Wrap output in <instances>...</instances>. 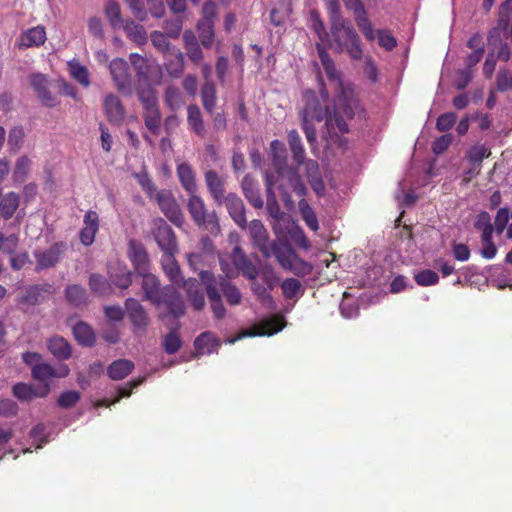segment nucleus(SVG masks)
Masks as SVG:
<instances>
[{
	"label": "nucleus",
	"instance_id": "f257e3e1",
	"mask_svg": "<svg viewBox=\"0 0 512 512\" xmlns=\"http://www.w3.org/2000/svg\"><path fill=\"white\" fill-rule=\"evenodd\" d=\"M302 101L304 105L300 112L301 126L304 133H306V140L312 147L316 144L315 121L325 120L326 131L322 135L325 140L349 132L347 121L354 118L355 112L351 101L347 97L340 96L336 99L333 114H329L328 106L326 104L322 105L314 90L304 91Z\"/></svg>",
	"mask_w": 512,
	"mask_h": 512
},
{
	"label": "nucleus",
	"instance_id": "f03ea898",
	"mask_svg": "<svg viewBox=\"0 0 512 512\" xmlns=\"http://www.w3.org/2000/svg\"><path fill=\"white\" fill-rule=\"evenodd\" d=\"M506 40L512 43V0H505L498 7V18L487 33L488 48H498V57L504 62L511 59V50Z\"/></svg>",
	"mask_w": 512,
	"mask_h": 512
},
{
	"label": "nucleus",
	"instance_id": "7ed1b4c3",
	"mask_svg": "<svg viewBox=\"0 0 512 512\" xmlns=\"http://www.w3.org/2000/svg\"><path fill=\"white\" fill-rule=\"evenodd\" d=\"M330 29L335 43V51L338 53L346 52L353 60L362 59L363 50L360 37L351 23L346 20H338L335 24H331Z\"/></svg>",
	"mask_w": 512,
	"mask_h": 512
},
{
	"label": "nucleus",
	"instance_id": "20e7f679",
	"mask_svg": "<svg viewBox=\"0 0 512 512\" xmlns=\"http://www.w3.org/2000/svg\"><path fill=\"white\" fill-rule=\"evenodd\" d=\"M21 358L22 362L31 368L32 379L40 382V385L49 384V381L54 378H64L69 375L67 365H63L57 370L50 364L43 362L41 353L24 352Z\"/></svg>",
	"mask_w": 512,
	"mask_h": 512
},
{
	"label": "nucleus",
	"instance_id": "39448f33",
	"mask_svg": "<svg viewBox=\"0 0 512 512\" xmlns=\"http://www.w3.org/2000/svg\"><path fill=\"white\" fill-rule=\"evenodd\" d=\"M266 252L267 255H263V257L275 256L284 269L292 271L296 275H307L312 270L311 265L299 259L287 242H272Z\"/></svg>",
	"mask_w": 512,
	"mask_h": 512
},
{
	"label": "nucleus",
	"instance_id": "423d86ee",
	"mask_svg": "<svg viewBox=\"0 0 512 512\" xmlns=\"http://www.w3.org/2000/svg\"><path fill=\"white\" fill-rule=\"evenodd\" d=\"M138 100L143 108V121L148 131L158 135L161 130V112L158 107L156 90L152 86H140L136 88Z\"/></svg>",
	"mask_w": 512,
	"mask_h": 512
},
{
	"label": "nucleus",
	"instance_id": "0eeeda50",
	"mask_svg": "<svg viewBox=\"0 0 512 512\" xmlns=\"http://www.w3.org/2000/svg\"><path fill=\"white\" fill-rule=\"evenodd\" d=\"M158 309H164L167 315L178 319L185 313L184 300L178 290L173 285H167L162 288V295L157 296V300H150Z\"/></svg>",
	"mask_w": 512,
	"mask_h": 512
},
{
	"label": "nucleus",
	"instance_id": "6e6552de",
	"mask_svg": "<svg viewBox=\"0 0 512 512\" xmlns=\"http://www.w3.org/2000/svg\"><path fill=\"white\" fill-rule=\"evenodd\" d=\"M187 207L190 217L198 227H204L211 232L219 231L220 226L215 213L207 212L204 201L195 193L190 194Z\"/></svg>",
	"mask_w": 512,
	"mask_h": 512
},
{
	"label": "nucleus",
	"instance_id": "1a4fd4ad",
	"mask_svg": "<svg viewBox=\"0 0 512 512\" xmlns=\"http://www.w3.org/2000/svg\"><path fill=\"white\" fill-rule=\"evenodd\" d=\"M199 276L200 281L205 286L211 309H213L216 317L222 318L223 306L220 292L223 291V277L219 276V279H216L213 272L205 270L200 271Z\"/></svg>",
	"mask_w": 512,
	"mask_h": 512
},
{
	"label": "nucleus",
	"instance_id": "9d476101",
	"mask_svg": "<svg viewBox=\"0 0 512 512\" xmlns=\"http://www.w3.org/2000/svg\"><path fill=\"white\" fill-rule=\"evenodd\" d=\"M151 232L162 252H178L177 237L163 218L157 217L152 220Z\"/></svg>",
	"mask_w": 512,
	"mask_h": 512
},
{
	"label": "nucleus",
	"instance_id": "9b49d317",
	"mask_svg": "<svg viewBox=\"0 0 512 512\" xmlns=\"http://www.w3.org/2000/svg\"><path fill=\"white\" fill-rule=\"evenodd\" d=\"M66 251L67 243L62 241L56 242L45 249L36 248L34 253H32L36 260V271L55 267L62 260Z\"/></svg>",
	"mask_w": 512,
	"mask_h": 512
},
{
	"label": "nucleus",
	"instance_id": "f8f14e48",
	"mask_svg": "<svg viewBox=\"0 0 512 512\" xmlns=\"http://www.w3.org/2000/svg\"><path fill=\"white\" fill-rule=\"evenodd\" d=\"M283 327V317L274 315L256 323L250 330L239 334L237 338H226V342L234 343L242 337L272 336L279 333Z\"/></svg>",
	"mask_w": 512,
	"mask_h": 512
},
{
	"label": "nucleus",
	"instance_id": "ddd939ff",
	"mask_svg": "<svg viewBox=\"0 0 512 512\" xmlns=\"http://www.w3.org/2000/svg\"><path fill=\"white\" fill-rule=\"evenodd\" d=\"M109 70L116 88H118L121 93L130 94L131 75L130 66L127 61L121 58H115L110 61Z\"/></svg>",
	"mask_w": 512,
	"mask_h": 512
},
{
	"label": "nucleus",
	"instance_id": "4468645a",
	"mask_svg": "<svg viewBox=\"0 0 512 512\" xmlns=\"http://www.w3.org/2000/svg\"><path fill=\"white\" fill-rule=\"evenodd\" d=\"M274 181H276V184L279 183L278 189L281 191L284 200L289 197L284 181L287 182L297 196L303 198L307 194V188L294 168H289L283 171V173L277 174V176H274Z\"/></svg>",
	"mask_w": 512,
	"mask_h": 512
},
{
	"label": "nucleus",
	"instance_id": "2eb2a0df",
	"mask_svg": "<svg viewBox=\"0 0 512 512\" xmlns=\"http://www.w3.org/2000/svg\"><path fill=\"white\" fill-rule=\"evenodd\" d=\"M125 311L132 324L135 333L145 332L149 325V317L146 309L135 298L125 301Z\"/></svg>",
	"mask_w": 512,
	"mask_h": 512
},
{
	"label": "nucleus",
	"instance_id": "dca6fc26",
	"mask_svg": "<svg viewBox=\"0 0 512 512\" xmlns=\"http://www.w3.org/2000/svg\"><path fill=\"white\" fill-rule=\"evenodd\" d=\"M156 201L162 213L174 225L180 227L183 224V213L179 208L177 201L169 191L157 192Z\"/></svg>",
	"mask_w": 512,
	"mask_h": 512
},
{
	"label": "nucleus",
	"instance_id": "f3484780",
	"mask_svg": "<svg viewBox=\"0 0 512 512\" xmlns=\"http://www.w3.org/2000/svg\"><path fill=\"white\" fill-rule=\"evenodd\" d=\"M49 392H51L50 384L35 387L25 382H17L14 387H12V395H14L17 400L21 401H29L35 397H47Z\"/></svg>",
	"mask_w": 512,
	"mask_h": 512
},
{
	"label": "nucleus",
	"instance_id": "a211bd4d",
	"mask_svg": "<svg viewBox=\"0 0 512 512\" xmlns=\"http://www.w3.org/2000/svg\"><path fill=\"white\" fill-rule=\"evenodd\" d=\"M231 260L238 273L250 280L256 279L258 275L257 267L248 258L241 247L235 246L233 248Z\"/></svg>",
	"mask_w": 512,
	"mask_h": 512
},
{
	"label": "nucleus",
	"instance_id": "6ab92c4d",
	"mask_svg": "<svg viewBox=\"0 0 512 512\" xmlns=\"http://www.w3.org/2000/svg\"><path fill=\"white\" fill-rule=\"evenodd\" d=\"M99 231V215L94 210H88L83 219V228L79 231V240L85 247L94 243L95 235Z\"/></svg>",
	"mask_w": 512,
	"mask_h": 512
},
{
	"label": "nucleus",
	"instance_id": "aec40b11",
	"mask_svg": "<svg viewBox=\"0 0 512 512\" xmlns=\"http://www.w3.org/2000/svg\"><path fill=\"white\" fill-rule=\"evenodd\" d=\"M317 52L319 59L321 60V64L326 73V76L330 82L335 83L338 86V89L342 91V97H347L345 90L343 88V83L341 80V74L336 70L334 65V61L331 56L326 52L325 48L322 44L317 43Z\"/></svg>",
	"mask_w": 512,
	"mask_h": 512
},
{
	"label": "nucleus",
	"instance_id": "412c9836",
	"mask_svg": "<svg viewBox=\"0 0 512 512\" xmlns=\"http://www.w3.org/2000/svg\"><path fill=\"white\" fill-rule=\"evenodd\" d=\"M127 256L134 265L137 273H146L149 267V260L146 249L143 247L141 242L135 239L129 241V250H127Z\"/></svg>",
	"mask_w": 512,
	"mask_h": 512
},
{
	"label": "nucleus",
	"instance_id": "4be33fe9",
	"mask_svg": "<svg viewBox=\"0 0 512 512\" xmlns=\"http://www.w3.org/2000/svg\"><path fill=\"white\" fill-rule=\"evenodd\" d=\"M104 111L111 124L120 125L125 118V107L115 94H108L104 98Z\"/></svg>",
	"mask_w": 512,
	"mask_h": 512
},
{
	"label": "nucleus",
	"instance_id": "5701e85b",
	"mask_svg": "<svg viewBox=\"0 0 512 512\" xmlns=\"http://www.w3.org/2000/svg\"><path fill=\"white\" fill-rule=\"evenodd\" d=\"M46 39V30L43 26H35L20 34L17 46L21 49L39 47L46 42Z\"/></svg>",
	"mask_w": 512,
	"mask_h": 512
},
{
	"label": "nucleus",
	"instance_id": "b1692460",
	"mask_svg": "<svg viewBox=\"0 0 512 512\" xmlns=\"http://www.w3.org/2000/svg\"><path fill=\"white\" fill-rule=\"evenodd\" d=\"M226 209L235 223L242 228L246 227L247 219L243 201L234 194L226 195Z\"/></svg>",
	"mask_w": 512,
	"mask_h": 512
},
{
	"label": "nucleus",
	"instance_id": "393cba45",
	"mask_svg": "<svg viewBox=\"0 0 512 512\" xmlns=\"http://www.w3.org/2000/svg\"><path fill=\"white\" fill-rule=\"evenodd\" d=\"M184 290L187 292L188 300L195 311H200L205 306L203 290L200 288L198 280L189 278L183 281Z\"/></svg>",
	"mask_w": 512,
	"mask_h": 512
},
{
	"label": "nucleus",
	"instance_id": "a878e982",
	"mask_svg": "<svg viewBox=\"0 0 512 512\" xmlns=\"http://www.w3.org/2000/svg\"><path fill=\"white\" fill-rule=\"evenodd\" d=\"M47 349L59 361L68 360L71 357V346L63 336H53L47 340Z\"/></svg>",
	"mask_w": 512,
	"mask_h": 512
},
{
	"label": "nucleus",
	"instance_id": "bb28decb",
	"mask_svg": "<svg viewBox=\"0 0 512 512\" xmlns=\"http://www.w3.org/2000/svg\"><path fill=\"white\" fill-rule=\"evenodd\" d=\"M249 230L254 245L258 247L262 255H267V247L271 242L268 240V233L262 222L258 219L252 220Z\"/></svg>",
	"mask_w": 512,
	"mask_h": 512
},
{
	"label": "nucleus",
	"instance_id": "cd10ccee",
	"mask_svg": "<svg viewBox=\"0 0 512 512\" xmlns=\"http://www.w3.org/2000/svg\"><path fill=\"white\" fill-rule=\"evenodd\" d=\"M130 62L136 72V88L140 86H151V84L148 82V74L149 70L151 69V65L148 63V60L145 59L143 56L138 55L137 53H131Z\"/></svg>",
	"mask_w": 512,
	"mask_h": 512
},
{
	"label": "nucleus",
	"instance_id": "c85d7f7f",
	"mask_svg": "<svg viewBox=\"0 0 512 512\" xmlns=\"http://www.w3.org/2000/svg\"><path fill=\"white\" fill-rule=\"evenodd\" d=\"M142 277V290H143V299L145 300H157V296L162 295L161 283L159 282L156 275L143 272L138 273Z\"/></svg>",
	"mask_w": 512,
	"mask_h": 512
},
{
	"label": "nucleus",
	"instance_id": "c756f323",
	"mask_svg": "<svg viewBox=\"0 0 512 512\" xmlns=\"http://www.w3.org/2000/svg\"><path fill=\"white\" fill-rule=\"evenodd\" d=\"M270 151L272 156V165H274V172H276V175L283 173V171L290 168L287 164V152L283 142L279 140L271 142Z\"/></svg>",
	"mask_w": 512,
	"mask_h": 512
},
{
	"label": "nucleus",
	"instance_id": "7c9ffc66",
	"mask_svg": "<svg viewBox=\"0 0 512 512\" xmlns=\"http://www.w3.org/2000/svg\"><path fill=\"white\" fill-rule=\"evenodd\" d=\"M64 298L72 307H87L89 303L88 293L77 284L69 285L64 289Z\"/></svg>",
	"mask_w": 512,
	"mask_h": 512
},
{
	"label": "nucleus",
	"instance_id": "2f4dec72",
	"mask_svg": "<svg viewBox=\"0 0 512 512\" xmlns=\"http://www.w3.org/2000/svg\"><path fill=\"white\" fill-rule=\"evenodd\" d=\"M194 348L199 355L212 354L220 349V342L213 333L203 332L194 340Z\"/></svg>",
	"mask_w": 512,
	"mask_h": 512
},
{
	"label": "nucleus",
	"instance_id": "473e14b6",
	"mask_svg": "<svg viewBox=\"0 0 512 512\" xmlns=\"http://www.w3.org/2000/svg\"><path fill=\"white\" fill-rule=\"evenodd\" d=\"M164 55V68H166L169 76L178 78L183 74L184 69V56L179 50L171 51Z\"/></svg>",
	"mask_w": 512,
	"mask_h": 512
},
{
	"label": "nucleus",
	"instance_id": "72a5a7b5",
	"mask_svg": "<svg viewBox=\"0 0 512 512\" xmlns=\"http://www.w3.org/2000/svg\"><path fill=\"white\" fill-rule=\"evenodd\" d=\"M176 253L177 252H163L161 265L169 280L178 285L181 281H183V276H181L179 265L177 260L174 258Z\"/></svg>",
	"mask_w": 512,
	"mask_h": 512
},
{
	"label": "nucleus",
	"instance_id": "f704fd0d",
	"mask_svg": "<svg viewBox=\"0 0 512 512\" xmlns=\"http://www.w3.org/2000/svg\"><path fill=\"white\" fill-rule=\"evenodd\" d=\"M177 175L183 189L189 194H194L196 192V181L191 166L186 162L180 163L177 166Z\"/></svg>",
	"mask_w": 512,
	"mask_h": 512
},
{
	"label": "nucleus",
	"instance_id": "c9c22d12",
	"mask_svg": "<svg viewBox=\"0 0 512 512\" xmlns=\"http://www.w3.org/2000/svg\"><path fill=\"white\" fill-rule=\"evenodd\" d=\"M135 365L132 361L127 359H119L114 361L108 367L109 378L113 380H122L129 376Z\"/></svg>",
	"mask_w": 512,
	"mask_h": 512
},
{
	"label": "nucleus",
	"instance_id": "e433bc0d",
	"mask_svg": "<svg viewBox=\"0 0 512 512\" xmlns=\"http://www.w3.org/2000/svg\"><path fill=\"white\" fill-rule=\"evenodd\" d=\"M287 138L293 160L297 163V165L303 164L305 160V152L299 133L297 130L292 129L288 132Z\"/></svg>",
	"mask_w": 512,
	"mask_h": 512
},
{
	"label": "nucleus",
	"instance_id": "4c0bfd02",
	"mask_svg": "<svg viewBox=\"0 0 512 512\" xmlns=\"http://www.w3.org/2000/svg\"><path fill=\"white\" fill-rule=\"evenodd\" d=\"M110 281L118 288L125 290L131 285L132 274L126 266L118 265L110 269Z\"/></svg>",
	"mask_w": 512,
	"mask_h": 512
},
{
	"label": "nucleus",
	"instance_id": "58836bf2",
	"mask_svg": "<svg viewBox=\"0 0 512 512\" xmlns=\"http://www.w3.org/2000/svg\"><path fill=\"white\" fill-rule=\"evenodd\" d=\"M73 336L78 343L84 346H92L95 342V334L93 328L86 323L80 321L73 327Z\"/></svg>",
	"mask_w": 512,
	"mask_h": 512
},
{
	"label": "nucleus",
	"instance_id": "ea45409f",
	"mask_svg": "<svg viewBox=\"0 0 512 512\" xmlns=\"http://www.w3.org/2000/svg\"><path fill=\"white\" fill-rule=\"evenodd\" d=\"M188 112V125L193 132L199 137H204L205 128L203 118L201 117L200 109L195 104H190L187 109Z\"/></svg>",
	"mask_w": 512,
	"mask_h": 512
},
{
	"label": "nucleus",
	"instance_id": "a19ab883",
	"mask_svg": "<svg viewBox=\"0 0 512 512\" xmlns=\"http://www.w3.org/2000/svg\"><path fill=\"white\" fill-rule=\"evenodd\" d=\"M298 208L300 215L304 222H306V226L313 230L314 232L318 231L319 223L317 215L315 214L312 207L309 205L306 199L301 198L298 202Z\"/></svg>",
	"mask_w": 512,
	"mask_h": 512
},
{
	"label": "nucleus",
	"instance_id": "79ce46f5",
	"mask_svg": "<svg viewBox=\"0 0 512 512\" xmlns=\"http://www.w3.org/2000/svg\"><path fill=\"white\" fill-rule=\"evenodd\" d=\"M69 74L72 78L84 87L90 86L89 71L78 60L68 62Z\"/></svg>",
	"mask_w": 512,
	"mask_h": 512
},
{
	"label": "nucleus",
	"instance_id": "37998d69",
	"mask_svg": "<svg viewBox=\"0 0 512 512\" xmlns=\"http://www.w3.org/2000/svg\"><path fill=\"white\" fill-rule=\"evenodd\" d=\"M491 155V150L484 144H476L466 150V160L482 167L484 159Z\"/></svg>",
	"mask_w": 512,
	"mask_h": 512
},
{
	"label": "nucleus",
	"instance_id": "c03bdc74",
	"mask_svg": "<svg viewBox=\"0 0 512 512\" xmlns=\"http://www.w3.org/2000/svg\"><path fill=\"white\" fill-rule=\"evenodd\" d=\"M51 285H32L26 289L24 295V301L30 305H36L41 302L43 299V295L51 292Z\"/></svg>",
	"mask_w": 512,
	"mask_h": 512
},
{
	"label": "nucleus",
	"instance_id": "a18cd8bd",
	"mask_svg": "<svg viewBox=\"0 0 512 512\" xmlns=\"http://www.w3.org/2000/svg\"><path fill=\"white\" fill-rule=\"evenodd\" d=\"M206 186L214 197L215 201L221 203L222 201V182L218 174L214 170H208L205 173Z\"/></svg>",
	"mask_w": 512,
	"mask_h": 512
},
{
	"label": "nucleus",
	"instance_id": "49530a36",
	"mask_svg": "<svg viewBox=\"0 0 512 512\" xmlns=\"http://www.w3.org/2000/svg\"><path fill=\"white\" fill-rule=\"evenodd\" d=\"M18 208V196L15 192H9L0 200V214L5 219H9L15 214Z\"/></svg>",
	"mask_w": 512,
	"mask_h": 512
},
{
	"label": "nucleus",
	"instance_id": "de8ad7c7",
	"mask_svg": "<svg viewBox=\"0 0 512 512\" xmlns=\"http://www.w3.org/2000/svg\"><path fill=\"white\" fill-rule=\"evenodd\" d=\"M252 291L257 297V300L262 304L266 309L274 310L277 307L275 301L273 300L270 291L261 283L253 282Z\"/></svg>",
	"mask_w": 512,
	"mask_h": 512
},
{
	"label": "nucleus",
	"instance_id": "09e8293b",
	"mask_svg": "<svg viewBox=\"0 0 512 512\" xmlns=\"http://www.w3.org/2000/svg\"><path fill=\"white\" fill-rule=\"evenodd\" d=\"M89 288L99 296L109 295L111 290L109 281L98 273H93L89 276Z\"/></svg>",
	"mask_w": 512,
	"mask_h": 512
},
{
	"label": "nucleus",
	"instance_id": "8fccbe9b",
	"mask_svg": "<svg viewBox=\"0 0 512 512\" xmlns=\"http://www.w3.org/2000/svg\"><path fill=\"white\" fill-rule=\"evenodd\" d=\"M105 16L108 18L111 27L120 28L125 23L121 18V9L118 2L110 0L105 5Z\"/></svg>",
	"mask_w": 512,
	"mask_h": 512
},
{
	"label": "nucleus",
	"instance_id": "3c124183",
	"mask_svg": "<svg viewBox=\"0 0 512 512\" xmlns=\"http://www.w3.org/2000/svg\"><path fill=\"white\" fill-rule=\"evenodd\" d=\"M199 38L205 48H209L214 43V22L200 20L197 25Z\"/></svg>",
	"mask_w": 512,
	"mask_h": 512
},
{
	"label": "nucleus",
	"instance_id": "603ef678",
	"mask_svg": "<svg viewBox=\"0 0 512 512\" xmlns=\"http://www.w3.org/2000/svg\"><path fill=\"white\" fill-rule=\"evenodd\" d=\"M121 27L124 28L126 35L134 39L135 42L141 44L146 41V30H144L142 25L135 23V21L126 20Z\"/></svg>",
	"mask_w": 512,
	"mask_h": 512
},
{
	"label": "nucleus",
	"instance_id": "864d4df0",
	"mask_svg": "<svg viewBox=\"0 0 512 512\" xmlns=\"http://www.w3.org/2000/svg\"><path fill=\"white\" fill-rule=\"evenodd\" d=\"M242 190H244L245 196L250 202V204L256 208L260 209L263 206V200L259 193V191L255 188L253 182L248 178L242 182Z\"/></svg>",
	"mask_w": 512,
	"mask_h": 512
},
{
	"label": "nucleus",
	"instance_id": "5fc2aeb1",
	"mask_svg": "<svg viewBox=\"0 0 512 512\" xmlns=\"http://www.w3.org/2000/svg\"><path fill=\"white\" fill-rule=\"evenodd\" d=\"M31 167V159L26 155L17 158L14 168V180L16 183L22 184L26 181L29 168Z\"/></svg>",
	"mask_w": 512,
	"mask_h": 512
},
{
	"label": "nucleus",
	"instance_id": "6e6d98bb",
	"mask_svg": "<svg viewBox=\"0 0 512 512\" xmlns=\"http://www.w3.org/2000/svg\"><path fill=\"white\" fill-rule=\"evenodd\" d=\"M274 185L275 180H273V175L266 173L265 186L267 192V209L272 216L277 217L280 209L277 202L275 201V196L273 195L272 187Z\"/></svg>",
	"mask_w": 512,
	"mask_h": 512
},
{
	"label": "nucleus",
	"instance_id": "4d7b16f0",
	"mask_svg": "<svg viewBox=\"0 0 512 512\" xmlns=\"http://www.w3.org/2000/svg\"><path fill=\"white\" fill-rule=\"evenodd\" d=\"M202 102L205 111L213 113L216 104L215 86L211 82H205L202 88Z\"/></svg>",
	"mask_w": 512,
	"mask_h": 512
},
{
	"label": "nucleus",
	"instance_id": "13d9d810",
	"mask_svg": "<svg viewBox=\"0 0 512 512\" xmlns=\"http://www.w3.org/2000/svg\"><path fill=\"white\" fill-rule=\"evenodd\" d=\"M164 103L173 111L178 110L183 105V97L178 87H167L166 91H164Z\"/></svg>",
	"mask_w": 512,
	"mask_h": 512
},
{
	"label": "nucleus",
	"instance_id": "bf43d9fd",
	"mask_svg": "<svg viewBox=\"0 0 512 512\" xmlns=\"http://www.w3.org/2000/svg\"><path fill=\"white\" fill-rule=\"evenodd\" d=\"M25 139V130L22 126L17 125L10 129L8 136V146L11 151H18L21 149L23 145V140Z\"/></svg>",
	"mask_w": 512,
	"mask_h": 512
},
{
	"label": "nucleus",
	"instance_id": "052dcab7",
	"mask_svg": "<svg viewBox=\"0 0 512 512\" xmlns=\"http://www.w3.org/2000/svg\"><path fill=\"white\" fill-rule=\"evenodd\" d=\"M289 7L283 5L270 10L269 19L274 27H283L289 17Z\"/></svg>",
	"mask_w": 512,
	"mask_h": 512
},
{
	"label": "nucleus",
	"instance_id": "680f3d73",
	"mask_svg": "<svg viewBox=\"0 0 512 512\" xmlns=\"http://www.w3.org/2000/svg\"><path fill=\"white\" fill-rule=\"evenodd\" d=\"M414 279L419 286L426 287L438 284L440 277L437 272L426 269L415 274Z\"/></svg>",
	"mask_w": 512,
	"mask_h": 512
},
{
	"label": "nucleus",
	"instance_id": "e2e57ef3",
	"mask_svg": "<svg viewBox=\"0 0 512 512\" xmlns=\"http://www.w3.org/2000/svg\"><path fill=\"white\" fill-rule=\"evenodd\" d=\"M354 20L366 40L373 41L376 38L375 30L371 25V21L368 20L367 13L354 18Z\"/></svg>",
	"mask_w": 512,
	"mask_h": 512
},
{
	"label": "nucleus",
	"instance_id": "0e129e2a",
	"mask_svg": "<svg viewBox=\"0 0 512 512\" xmlns=\"http://www.w3.org/2000/svg\"><path fill=\"white\" fill-rule=\"evenodd\" d=\"M354 20L366 40L373 41L376 38L375 30L371 25V21L368 20L367 13L354 18Z\"/></svg>",
	"mask_w": 512,
	"mask_h": 512
},
{
	"label": "nucleus",
	"instance_id": "69168bd1",
	"mask_svg": "<svg viewBox=\"0 0 512 512\" xmlns=\"http://www.w3.org/2000/svg\"><path fill=\"white\" fill-rule=\"evenodd\" d=\"M151 42L153 46L163 54L178 50L177 48L170 47L167 37L160 31L152 32Z\"/></svg>",
	"mask_w": 512,
	"mask_h": 512
},
{
	"label": "nucleus",
	"instance_id": "338daca9",
	"mask_svg": "<svg viewBox=\"0 0 512 512\" xmlns=\"http://www.w3.org/2000/svg\"><path fill=\"white\" fill-rule=\"evenodd\" d=\"M181 346V340L176 332H171L163 338V349L168 354H175Z\"/></svg>",
	"mask_w": 512,
	"mask_h": 512
},
{
	"label": "nucleus",
	"instance_id": "774afa93",
	"mask_svg": "<svg viewBox=\"0 0 512 512\" xmlns=\"http://www.w3.org/2000/svg\"><path fill=\"white\" fill-rule=\"evenodd\" d=\"M457 116L453 112H448L440 115L437 118L436 128L440 132H446L450 130L456 123Z\"/></svg>",
	"mask_w": 512,
	"mask_h": 512
}]
</instances>
